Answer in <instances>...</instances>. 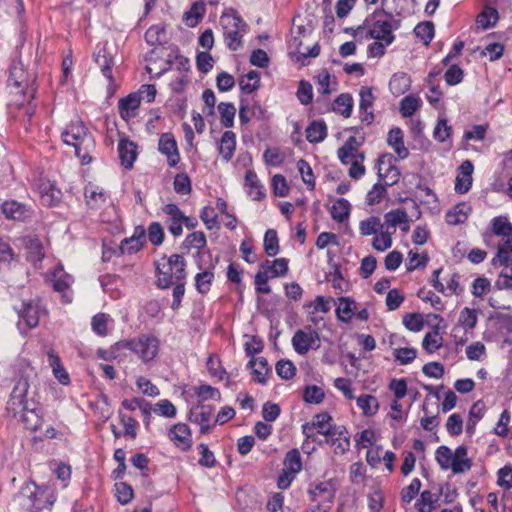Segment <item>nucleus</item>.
<instances>
[{
  "label": "nucleus",
  "mask_w": 512,
  "mask_h": 512,
  "mask_svg": "<svg viewBox=\"0 0 512 512\" xmlns=\"http://www.w3.org/2000/svg\"><path fill=\"white\" fill-rule=\"evenodd\" d=\"M158 150L167 157V162L170 167H174L179 163L180 156L177 143L171 133H163L160 136Z\"/></svg>",
  "instance_id": "13"
},
{
  "label": "nucleus",
  "mask_w": 512,
  "mask_h": 512,
  "mask_svg": "<svg viewBox=\"0 0 512 512\" xmlns=\"http://www.w3.org/2000/svg\"><path fill=\"white\" fill-rule=\"evenodd\" d=\"M317 341H319V334L317 331L313 330L307 333L303 330H298L292 338V345L298 354L304 355Z\"/></svg>",
  "instance_id": "16"
},
{
  "label": "nucleus",
  "mask_w": 512,
  "mask_h": 512,
  "mask_svg": "<svg viewBox=\"0 0 512 512\" xmlns=\"http://www.w3.org/2000/svg\"><path fill=\"white\" fill-rule=\"evenodd\" d=\"M62 140L65 144L75 148V154L81 159L82 164H89L92 160L89 156V148L93 146V139L89 135L86 127L80 123H72L62 132Z\"/></svg>",
  "instance_id": "2"
},
{
  "label": "nucleus",
  "mask_w": 512,
  "mask_h": 512,
  "mask_svg": "<svg viewBox=\"0 0 512 512\" xmlns=\"http://www.w3.org/2000/svg\"><path fill=\"white\" fill-rule=\"evenodd\" d=\"M194 394L199 398L201 402L207 401V400H221V394L220 391L210 385L207 384H201L199 386H195L193 388Z\"/></svg>",
  "instance_id": "50"
},
{
  "label": "nucleus",
  "mask_w": 512,
  "mask_h": 512,
  "mask_svg": "<svg viewBox=\"0 0 512 512\" xmlns=\"http://www.w3.org/2000/svg\"><path fill=\"white\" fill-rule=\"evenodd\" d=\"M17 312L29 328H34L38 325L41 312L39 301H23L21 308L17 309Z\"/></svg>",
  "instance_id": "18"
},
{
  "label": "nucleus",
  "mask_w": 512,
  "mask_h": 512,
  "mask_svg": "<svg viewBox=\"0 0 512 512\" xmlns=\"http://www.w3.org/2000/svg\"><path fill=\"white\" fill-rule=\"evenodd\" d=\"M248 367L252 368V373L255 375L257 382L263 385L266 384L265 375L270 371V368L265 358H252L248 362Z\"/></svg>",
  "instance_id": "38"
},
{
  "label": "nucleus",
  "mask_w": 512,
  "mask_h": 512,
  "mask_svg": "<svg viewBox=\"0 0 512 512\" xmlns=\"http://www.w3.org/2000/svg\"><path fill=\"white\" fill-rule=\"evenodd\" d=\"M213 279L214 273L211 271L198 273L195 276V286L198 292L201 294H206L210 290Z\"/></svg>",
  "instance_id": "60"
},
{
  "label": "nucleus",
  "mask_w": 512,
  "mask_h": 512,
  "mask_svg": "<svg viewBox=\"0 0 512 512\" xmlns=\"http://www.w3.org/2000/svg\"><path fill=\"white\" fill-rule=\"evenodd\" d=\"M207 244V239L202 231H195L186 236L182 242V248L186 250L190 249H203Z\"/></svg>",
  "instance_id": "44"
},
{
  "label": "nucleus",
  "mask_w": 512,
  "mask_h": 512,
  "mask_svg": "<svg viewBox=\"0 0 512 512\" xmlns=\"http://www.w3.org/2000/svg\"><path fill=\"white\" fill-rule=\"evenodd\" d=\"M18 413H22L21 419L26 429L36 431L41 427L42 411L39 407V403L35 402L33 399L30 400L28 405L19 409Z\"/></svg>",
  "instance_id": "11"
},
{
  "label": "nucleus",
  "mask_w": 512,
  "mask_h": 512,
  "mask_svg": "<svg viewBox=\"0 0 512 512\" xmlns=\"http://www.w3.org/2000/svg\"><path fill=\"white\" fill-rule=\"evenodd\" d=\"M473 163L465 160L458 168V174L455 180V191L460 194L467 193L472 185Z\"/></svg>",
  "instance_id": "17"
},
{
  "label": "nucleus",
  "mask_w": 512,
  "mask_h": 512,
  "mask_svg": "<svg viewBox=\"0 0 512 512\" xmlns=\"http://www.w3.org/2000/svg\"><path fill=\"white\" fill-rule=\"evenodd\" d=\"M350 203L344 199H338L331 208V216L337 222H344L350 214Z\"/></svg>",
  "instance_id": "47"
},
{
  "label": "nucleus",
  "mask_w": 512,
  "mask_h": 512,
  "mask_svg": "<svg viewBox=\"0 0 512 512\" xmlns=\"http://www.w3.org/2000/svg\"><path fill=\"white\" fill-rule=\"evenodd\" d=\"M212 407L202 404H197L190 409L189 420L200 426V432L207 434L211 431L213 425L210 424L212 417Z\"/></svg>",
  "instance_id": "12"
},
{
  "label": "nucleus",
  "mask_w": 512,
  "mask_h": 512,
  "mask_svg": "<svg viewBox=\"0 0 512 512\" xmlns=\"http://www.w3.org/2000/svg\"><path fill=\"white\" fill-rule=\"evenodd\" d=\"M157 273V286L167 289L174 285L173 301L171 308L177 310L185 293L184 279L186 278V261L180 254H173L170 257L165 255L155 262Z\"/></svg>",
  "instance_id": "1"
},
{
  "label": "nucleus",
  "mask_w": 512,
  "mask_h": 512,
  "mask_svg": "<svg viewBox=\"0 0 512 512\" xmlns=\"http://www.w3.org/2000/svg\"><path fill=\"white\" fill-rule=\"evenodd\" d=\"M48 360L55 378L63 385L69 384V375L62 366L59 356L53 350L48 352Z\"/></svg>",
  "instance_id": "33"
},
{
  "label": "nucleus",
  "mask_w": 512,
  "mask_h": 512,
  "mask_svg": "<svg viewBox=\"0 0 512 512\" xmlns=\"http://www.w3.org/2000/svg\"><path fill=\"white\" fill-rule=\"evenodd\" d=\"M491 231L496 236H507L512 234V224L505 216L494 217L491 221Z\"/></svg>",
  "instance_id": "46"
},
{
  "label": "nucleus",
  "mask_w": 512,
  "mask_h": 512,
  "mask_svg": "<svg viewBox=\"0 0 512 512\" xmlns=\"http://www.w3.org/2000/svg\"><path fill=\"white\" fill-rule=\"evenodd\" d=\"M446 430L450 436H458L463 431V418L458 413L451 414L446 421Z\"/></svg>",
  "instance_id": "63"
},
{
  "label": "nucleus",
  "mask_w": 512,
  "mask_h": 512,
  "mask_svg": "<svg viewBox=\"0 0 512 512\" xmlns=\"http://www.w3.org/2000/svg\"><path fill=\"white\" fill-rule=\"evenodd\" d=\"M275 370L277 375L285 380L292 379L296 372V367L290 360H279L276 363Z\"/></svg>",
  "instance_id": "62"
},
{
  "label": "nucleus",
  "mask_w": 512,
  "mask_h": 512,
  "mask_svg": "<svg viewBox=\"0 0 512 512\" xmlns=\"http://www.w3.org/2000/svg\"><path fill=\"white\" fill-rule=\"evenodd\" d=\"M29 387L28 376H21L16 381L7 403V409L15 415L18 414L19 409L30 403V400L27 399Z\"/></svg>",
  "instance_id": "7"
},
{
  "label": "nucleus",
  "mask_w": 512,
  "mask_h": 512,
  "mask_svg": "<svg viewBox=\"0 0 512 512\" xmlns=\"http://www.w3.org/2000/svg\"><path fill=\"white\" fill-rule=\"evenodd\" d=\"M145 230L142 227L136 228L134 234L130 238L122 240L120 250L123 254H133L138 252L144 243Z\"/></svg>",
  "instance_id": "25"
},
{
  "label": "nucleus",
  "mask_w": 512,
  "mask_h": 512,
  "mask_svg": "<svg viewBox=\"0 0 512 512\" xmlns=\"http://www.w3.org/2000/svg\"><path fill=\"white\" fill-rule=\"evenodd\" d=\"M84 195L86 200V205L90 209H100L107 200V196L105 191L98 186H95L91 183L85 186Z\"/></svg>",
  "instance_id": "23"
},
{
  "label": "nucleus",
  "mask_w": 512,
  "mask_h": 512,
  "mask_svg": "<svg viewBox=\"0 0 512 512\" xmlns=\"http://www.w3.org/2000/svg\"><path fill=\"white\" fill-rule=\"evenodd\" d=\"M158 339L154 336H141L138 339L129 342H119L114 345L112 353L115 350L130 349L134 351L139 357L147 362L152 360L158 352Z\"/></svg>",
  "instance_id": "6"
},
{
  "label": "nucleus",
  "mask_w": 512,
  "mask_h": 512,
  "mask_svg": "<svg viewBox=\"0 0 512 512\" xmlns=\"http://www.w3.org/2000/svg\"><path fill=\"white\" fill-rule=\"evenodd\" d=\"M118 152L121 164L125 168H132L137 157V146L128 138H121L118 143Z\"/></svg>",
  "instance_id": "22"
},
{
  "label": "nucleus",
  "mask_w": 512,
  "mask_h": 512,
  "mask_svg": "<svg viewBox=\"0 0 512 512\" xmlns=\"http://www.w3.org/2000/svg\"><path fill=\"white\" fill-rule=\"evenodd\" d=\"M383 15L389 19H382V14L379 13H375L371 20L369 18L365 19V39H376L385 42L386 45H390L395 39L393 30L399 28L400 22L393 19L390 14L384 13Z\"/></svg>",
  "instance_id": "3"
},
{
  "label": "nucleus",
  "mask_w": 512,
  "mask_h": 512,
  "mask_svg": "<svg viewBox=\"0 0 512 512\" xmlns=\"http://www.w3.org/2000/svg\"><path fill=\"white\" fill-rule=\"evenodd\" d=\"M41 201L46 206H55L61 199V191L50 181H41L38 184Z\"/></svg>",
  "instance_id": "24"
},
{
  "label": "nucleus",
  "mask_w": 512,
  "mask_h": 512,
  "mask_svg": "<svg viewBox=\"0 0 512 512\" xmlns=\"http://www.w3.org/2000/svg\"><path fill=\"white\" fill-rule=\"evenodd\" d=\"M468 208L465 204L456 205L453 210H450L446 213V222L449 225H458L464 223L467 219V211Z\"/></svg>",
  "instance_id": "52"
},
{
  "label": "nucleus",
  "mask_w": 512,
  "mask_h": 512,
  "mask_svg": "<svg viewBox=\"0 0 512 512\" xmlns=\"http://www.w3.org/2000/svg\"><path fill=\"white\" fill-rule=\"evenodd\" d=\"M353 108V98L348 93H342L336 97L333 103V111L348 118L351 116Z\"/></svg>",
  "instance_id": "36"
},
{
  "label": "nucleus",
  "mask_w": 512,
  "mask_h": 512,
  "mask_svg": "<svg viewBox=\"0 0 512 512\" xmlns=\"http://www.w3.org/2000/svg\"><path fill=\"white\" fill-rule=\"evenodd\" d=\"M327 136V126L323 121H313L306 128V138L310 143L322 142Z\"/></svg>",
  "instance_id": "34"
},
{
  "label": "nucleus",
  "mask_w": 512,
  "mask_h": 512,
  "mask_svg": "<svg viewBox=\"0 0 512 512\" xmlns=\"http://www.w3.org/2000/svg\"><path fill=\"white\" fill-rule=\"evenodd\" d=\"M357 406L364 416H373L379 409L378 399L370 394H363L356 398Z\"/></svg>",
  "instance_id": "35"
},
{
  "label": "nucleus",
  "mask_w": 512,
  "mask_h": 512,
  "mask_svg": "<svg viewBox=\"0 0 512 512\" xmlns=\"http://www.w3.org/2000/svg\"><path fill=\"white\" fill-rule=\"evenodd\" d=\"M335 486L331 481H322L311 485L309 494L312 501H323L331 503L335 497Z\"/></svg>",
  "instance_id": "20"
},
{
  "label": "nucleus",
  "mask_w": 512,
  "mask_h": 512,
  "mask_svg": "<svg viewBox=\"0 0 512 512\" xmlns=\"http://www.w3.org/2000/svg\"><path fill=\"white\" fill-rule=\"evenodd\" d=\"M385 224L395 230L396 226L408 224V215L403 209H395L384 215Z\"/></svg>",
  "instance_id": "51"
},
{
  "label": "nucleus",
  "mask_w": 512,
  "mask_h": 512,
  "mask_svg": "<svg viewBox=\"0 0 512 512\" xmlns=\"http://www.w3.org/2000/svg\"><path fill=\"white\" fill-rule=\"evenodd\" d=\"M236 149V135L233 131H225L220 139L218 151L225 162H229Z\"/></svg>",
  "instance_id": "28"
},
{
  "label": "nucleus",
  "mask_w": 512,
  "mask_h": 512,
  "mask_svg": "<svg viewBox=\"0 0 512 512\" xmlns=\"http://www.w3.org/2000/svg\"><path fill=\"white\" fill-rule=\"evenodd\" d=\"M415 35L421 39L424 44H429L434 37V24L431 21L421 22L414 28Z\"/></svg>",
  "instance_id": "57"
},
{
  "label": "nucleus",
  "mask_w": 512,
  "mask_h": 512,
  "mask_svg": "<svg viewBox=\"0 0 512 512\" xmlns=\"http://www.w3.org/2000/svg\"><path fill=\"white\" fill-rule=\"evenodd\" d=\"M422 346L429 354L434 353L442 346V337L437 329L425 335Z\"/></svg>",
  "instance_id": "58"
},
{
  "label": "nucleus",
  "mask_w": 512,
  "mask_h": 512,
  "mask_svg": "<svg viewBox=\"0 0 512 512\" xmlns=\"http://www.w3.org/2000/svg\"><path fill=\"white\" fill-rule=\"evenodd\" d=\"M388 172L390 174H392V176L390 177L391 182H385V184H382L381 181H384L385 177L381 173V168H379V170H378L379 182L375 183L373 185L372 189L369 190L366 195V202L368 205H374V204L379 203L382 200V198L384 197V195L386 194L387 186H392L399 180L400 173L397 168L390 167L388 169Z\"/></svg>",
  "instance_id": "8"
},
{
  "label": "nucleus",
  "mask_w": 512,
  "mask_h": 512,
  "mask_svg": "<svg viewBox=\"0 0 512 512\" xmlns=\"http://www.w3.org/2000/svg\"><path fill=\"white\" fill-rule=\"evenodd\" d=\"M390 90L394 94H403L410 88V79L406 74H395L389 82Z\"/></svg>",
  "instance_id": "55"
},
{
  "label": "nucleus",
  "mask_w": 512,
  "mask_h": 512,
  "mask_svg": "<svg viewBox=\"0 0 512 512\" xmlns=\"http://www.w3.org/2000/svg\"><path fill=\"white\" fill-rule=\"evenodd\" d=\"M383 225L380 219L376 216H371L365 220H362L359 224L360 233L363 236L377 235L381 232Z\"/></svg>",
  "instance_id": "49"
},
{
  "label": "nucleus",
  "mask_w": 512,
  "mask_h": 512,
  "mask_svg": "<svg viewBox=\"0 0 512 512\" xmlns=\"http://www.w3.org/2000/svg\"><path fill=\"white\" fill-rule=\"evenodd\" d=\"M435 459L443 470L451 469L454 473L453 452L447 446H439L435 452Z\"/></svg>",
  "instance_id": "42"
},
{
  "label": "nucleus",
  "mask_w": 512,
  "mask_h": 512,
  "mask_svg": "<svg viewBox=\"0 0 512 512\" xmlns=\"http://www.w3.org/2000/svg\"><path fill=\"white\" fill-rule=\"evenodd\" d=\"M312 423L317 433L327 438L335 437L336 435L342 436L345 432V427L334 425L331 415L326 412L316 414L313 417Z\"/></svg>",
  "instance_id": "9"
},
{
  "label": "nucleus",
  "mask_w": 512,
  "mask_h": 512,
  "mask_svg": "<svg viewBox=\"0 0 512 512\" xmlns=\"http://www.w3.org/2000/svg\"><path fill=\"white\" fill-rule=\"evenodd\" d=\"M3 215L10 220L25 221L32 217V209L16 200H6L1 205Z\"/></svg>",
  "instance_id": "10"
},
{
  "label": "nucleus",
  "mask_w": 512,
  "mask_h": 512,
  "mask_svg": "<svg viewBox=\"0 0 512 512\" xmlns=\"http://www.w3.org/2000/svg\"><path fill=\"white\" fill-rule=\"evenodd\" d=\"M420 108V99L413 95L405 96L400 102V113L403 117H411Z\"/></svg>",
  "instance_id": "54"
},
{
  "label": "nucleus",
  "mask_w": 512,
  "mask_h": 512,
  "mask_svg": "<svg viewBox=\"0 0 512 512\" xmlns=\"http://www.w3.org/2000/svg\"><path fill=\"white\" fill-rule=\"evenodd\" d=\"M94 61L98 65V67L101 69V72L105 78H107L109 81L113 80L112 75V65H113V59L112 57L106 52L105 49H99L97 52L94 53Z\"/></svg>",
  "instance_id": "32"
},
{
  "label": "nucleus",
  "mask_w": 512,
  "mask_h": 512,
  "mask_svg": "<svg viewBox=\"0 0 512 512\" xmlns=\"http://www.w3.org/2000/svg\"><path fill=\"white\" fill-rule=\"evenodd\" d=\"M359 96V109L361 121L366 122L367 124H371L374 120V114L369 109L372 107V104L375 100L372 90L368 87H362L359 91Z\"/></svg>",
  "instance_id": "21"
},
{
  "label": "nucleus",
  "mask_w": 512,
  "mask_h": 512,
  "mask_svg": "<svg viewBox=\"0 0 512 512\" xmlns=\"http://www.w3.org/2000/svg\"><path fill=\"white\" fill-rule=\"evenodd\" d=\"M220 23L223 28L224 41L231 51L242 47V37L247 32V24L235 10L222 14Z\"/></svg>",
  "instance_id": "4"
},
{
  "label": "nucleus",
  "mask_w": 512,
  "mask_h": 512,
  "mask_svg": "<svg viewBox=\"0 0 512 512\" xmlns=\"http://www.w3.org/2000/svg\"><path fill=\"white\" fill-rule=\"evenodd\" d=\"M264 251L265 253L272 257L278 254L279 252V243L277 232L273 229H268L264 235Z\"/></svg>",
  "instance_id": "56"
},
{
  "label": "nucleus",
  "mask_w": 512,
  "mask_h": 512,
  "mask_svg": "<svg viewBox=\"0 0 512 512\" xmlns=\"http://www.w3.org/2000/svg\"><path fill=\"white\" fill-rule=\"evenodd\" d=\"M439 500V495L428 490L423 491L415 503L419 512H432Z\"/></svg>",
  "instance_id": "39"
},
{
  "label": "nucleus",
  "mask_w": 512,
  "mask_h": 512,
  "mask_svg": "<svg viewBox=\"0 0 512 512\" xmlns=\"http://www.w3.org/2000/svg\"><path fill=\"white\" fill-rule=\"evenodd\" d=\"M34 85L35 76L29 74L21 62H15L11 65L8 78L9 87L14 88L16 93L33 98L36 91Z\"/></svg>",
  "instance_id": "5"
},
{
  "label": "nucleus",
  "mask_w": 512,
  "mask_h": 512,
  "mask_svg": "<svg viewBox=\"0 0 512 512\" xmlns=\"http://www.w3.org/2000/svg\"><path fill=\"white\" fill-rule=\"evenodd\" d=\"M163 212L168 216L166 224L169 232L175 237L180 236L183 232V212L173 203L166 204L163 207Z\"/></svg>",
  "instance_id": "14"
},
{
  "label": "nucleus",
  "mask_w": 512,
  "mask_h": 512,
  "mask_svg": "<svg viewBox=\"0 0 512 512\" xmlns=\"http://www.w3.org/2000/svg\"><path fill=\"white\" fill-rule=\"evenodd\" d=\"M454 474H461L471 469L472 460L468 458V450L464 445L458 446L453 452Z\"/></svg>",
  "instance_id": "30"
},
{
  "label": "nucleus",
  "mask_w": 512,
  "mask_h": 512,
  "mask_svg": "<svg viewBox=\"0 0 512 512\" xmlns=\"http://www.w3.org/2000/svg\"><path fill=\"white\" fill-rule=\"evenodd\" d=\"M404 326L413 332H419L424 327V320L419 313H408L403 317Z\"/></svg>",
  "instance_id": "64"
},
{
  "label": "nucleus",
  "mask_w": 512,
  "mask_h": 512,
  "mask_svg": "<svg viewBox=\"0 0 512 512\" xmlns=\"http://www.w3.org/2000/svg\"><path fill=\"white\" fill-rule=\"evenodd\" d=\"M206 12L205 4L203 2H195L192 4L189 11L184 15L186 24L189 27H195L199 21L203 18Z\"/></svg>",
  "instance_id": "45"
},
{
  "label": "nucleus",
  "mask_w": 512,
  "mask_h": 512,
  "mask_svg": "<svg viewBox=\"0 0 512 512\" xmlns=\"http://www.w3.org/2000/svg\"><path fill=\"white\" fill-rule=\"evenodd\" d=\"M245 185L247 186L248 195L255 201H260L265 197L263 185L258 180L256 173L248 170L245 174Z\"/></svg>",
  "instance_id": "29"
},
{
  "label": "nucleus",
  "mask_w": 512,
  "mask_h": 512,
  "mask_svg": "<svg viewBox=\"0 0 512 512\" xmlns=\"http://www.w3.org/2000/svg\"><path fill=\"white\" fill-rule=\"evenodd\" d=\"M140 106V97L136 93H131L128 96L119 100V113L124 120H128L136 115V110Z\"/></svg>",
  "instance_id": "26"
},
{
  "label": "nucleus",
  "mask_w": 512,
  "mask_h": 512,
  "mask_svg": "<svg viewBox=\"0 0 512 512\" xmlns=\"http://www.w3.org/2000/svg\"><path fill=\"white\" fill-rule=\"evenodd\" d=\"M360 146V143L357 141L356 137L350 136L344 143L343 146H341L338 151L337 155L339 160L343 164H349L354 159H361V161L364 160V155L362 153H358V148Z\"/></svg>",
  "instance_id": "19"
},
{
  "label": "nucleus",
  "mask_w": 512,
  "mask_h": 512,
  "mask_svg": "<svg viewBox=\"0 0 512 512\" xmlns=\"http://www.w3.org/2000/svg\"><path fill=\"white\" fill-rule=\"evenodd\" d=\"M298 171L302 177L303 182L311 189L313 190L315 188V179L313 175V171L309 163L304 160L300 159L297 162Z\"/></svg>",
  "instance_id": "61"
},
{
  "label": "nucleus",
  "mask_w": 512,
  "mask_h": 512,
  "mask_svg": "<svg viewBox=\"0 0 512 512\" xmlns=\"http://www.w3.org/2000/svg\"><path fill=\"white\" fill-rule=\"evenodd\" d=\"M241 90L247 94L256 91L260 86V75L257 71L251 70L239 80Z\"/></svg>",
  "instance_id": "43"
},
{
  "label": "nucleus",
  "mask_w": 512,
  "mask_h": 512,
  "mask_svg": "<svg viewBox=\"0 0 512 512\" xmlns=\"http://www.w3.org/2000/svg\"><path fill=\"white\" fill-rule=\"evenodd\" d=\"M133 489L126 482H118L115 484V496L122 505L128 504L133 498Z\"/></svg>",
  "instance_id": "59"
},
{
  "label": "nucleus",
  "mask_w": 512,
  "mask_h": 512,
  "mask_svg": "<svg viewBox=\"0 0 512 512\" xmlns=\"http://www.w3.org/2000/svg\"><path fill=\"white\" fill-rule=\"evenodd\" d=\"M51 282L55 291L64 293L71 286L73 278L62 267H58L52 273Z\"/></svg>",
  "instance_id": "31"
},
{
  "label": "nucleus",
  "mask_w": 512,
  "mask_h": 512,
  "mask_svg": "<svg viewBox=\"0 0 512 512\" xmlns=\"http://www.w3.org/2000/svg\"><path fill=\"white\" fill-rule=\"evenodd\" d=\"M284 470L295 475L302 470V460L298 449H291L286 453Z\"/></svg>",
  "instance_id": "40"
},
{
  "label": "nucleus",
  "mask_w": 512,
  "mask_h": 512,
  "mask_svg": "<svg viewBox=\"0 0 512 512\" xmlns=\"http://www.w3.org/2000/svg\"><path fill=\"white\" fill-rule=\"evenodd\" d=\"M387 143L400 159H406L409 156V150L404 145L403 131L399 127H394L389 131Z\"/></svg>",
  "instance_id": "27"
},
{
  "label": "nucleus",
  "mask_w": 512,
  "mask_h": 512,
  "mask_svg": "<svg viewBox=\"0 0 512 512\" xmlns=\"http://www.w3.org/2000/svg\"><path fill=\"white\" fill-rule=\"evenodd\" d=\"M340 305L336 309V316L342 322H349L354 313L355 301L349 297H340Z\"/></svg>",
  "instance_id": "41"
},
{
  "label": "nucleus",
  "mask_w": 512,
  "mask_h": 512,
  "mask_svg": "<svg viewBox=\"0 0 512 512\" xmlns=\"http://www.w3.org/2000/svg\"><path fill=\"white\" fill-rule=\"evenodd\" d=\"M218 111L221 117V123L226 127L230 128L234 124V117L236 113L235 106L229 102H221L218 105Z\"/></svg>",
  "instance_id": "53"
},
{
  "label": "nucleus",
  "mask_w": 512,
  "mask_h": 512,
  "mask_svg": "<svg viewBox=\"0 0 512 512\" xmlns=\"http://www.w3.org/2000/svg\"><path fill=\"white\" fill-rule=\"evenodd\" d=\"M261 267L267 270V273H270L271 278L283 276L288 271V260L285 258H278L272 262L266 260L262 263Z\"/></svg>",
  "instance_id": "37"
},
{
  "label": "nucleus",
  "mask_w": 512,
  "mask_h": 512,
  "mask_svg": "<svg viewBox=\"0 0 512 512\" xmlns=\"http://www.w3.org/2000/svg\"><path fill=\"white\" fill-rule=\"evenodd\" d=\"M499 19L498 11L492 7H486L477 17L478 26L483 29L493 27Z\"/></svg>",
  "instance_id": "48"
},
{
  "label": "nucleus",
  "mask_w": 512,
  "mask_h": 512,
  "mask_svg": "<svg viewBox=\"0 0 512 512\" xmlns=\"http://www.w3.org/2000/svg\"><path fill=\"white\" fill-rule=\"evenodd\" d=\"M170 440L180 449L187 451L192 446L191 430L185 423H177L169 430Z\"/></svg>",
  "instance_id": "15"
}]
</instances>
